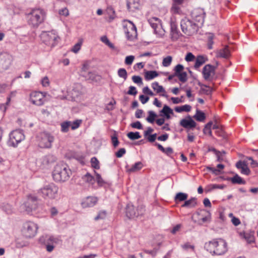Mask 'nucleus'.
Here are the masks:
<instances>
[{
	"instance_id": "obj_58",
	"label": "nucleus",
	"mask_w": 258,
	"mask_h": 258,
	"mask_svg": "<svg viewBox=\"0 0 258 258\" xmlns=\"http://www.w3.org/2000/svg\"><path fill=\"white\" fill-rule=\"evenodd\" d=\"M185 59L186 61H192L195 59V55L191 52H188L185 57Z\"/></svg>"
},
{
	"instance_id": "obj_52",
	"label": "nucleus",
	"mask_w": 258,
	"mask_h": 258,
	"mask_svg": "<svg viewBox=\"0 0 258 258\" xmlns=\"http://www.w3.org/2000/svg\"><path fill=\"white\" fill-rule=\"evenodd\" d=\"M191 107L189 105H184L178 106V112H189L191 110Z\"/></svg>"
},
{
	"instance_id": "obj_13",
	"label": "nucleus",
	"mask_w": 258,
	"mask_h": 258,
	"mask_svg": "<svg viewBox=\"0 0 258 258\" xmlns=\"http://www.w3.org/2000/svg\"><path fill=\"white\" fill-rule=\"evenodd\" d=\"M145 207L143 206H140L138 207L137 211H135L134 206L128 204L126 208V215L130 219L138 217L139 216L144 214Z\"/></svg>"
},
{
	"instance_id": "obj_63",
	"label": "nucleus",
	"mask_w": 258,
	"mask_h": 258,
	"mask_svg": "<svg viewBox=\"0 0 258 258\" xmlns=\"http://www.w3.org/2000/svg\"><path fill=\"white\" fill-rule=\"evenodd\" d=\"M188 197L186 194L182 192H178V202L180 201H185Z\"/></svg>"
},
{
	"instance_id": "obj_33",
	"label": "nucleus",
	"mask_w": 258,
	"mask_h": 258,
	"mask_svg": "<svg viewBox=\"0 0 258 258\" xmlns=\"http://www.w3.org/2000/svg\"><path fill=\"white\" fill-rule=\"evenodd\" d=\"M226 187L224 184H211L208 185L205 188L206 192H210L215 189H223Z\"/></svg>"
},
{
	"instance_id": "obj_57",
	"label": "nucleus",
	"mask_w": 258,
	"mask_h": 258,
	"mask_svg": "<svg viewBox=\"0 0 258 258\" xmlns=\"http://www.w3.org/2000/svg\"><path fill=\"white\" fill-rule=\"evenodd\" d=\"M41 84L43 87H46L49 86L50 82L47 77H43L41 81Z\"/></svg>"
},
{
	"instance_id": "obj_43",
	"label": "nucleus",
	"mask_w": 258,
	"mask_h": 258,
	"mask_svg": "<svg viewBox=\"0 0 258 258\" xmlns=\"http://www.w3.org/2000/svg\"><path fill=\"white\" fill-rule=\"evenodd\" d=\"M61 131L63 133H67L69 131L70 125V121H67L61 123Z\"/></svg>"
},
{
	"instance_id": "obj_50",
	"label": "nucleus",
	"mask_w": 258,
	"mask_h": 258,
	"mask_svg": "<svg viewBox=\"0 0 258 258\" xmlns=\"http://www.w3.org/2000/svg\"><path fill=\"white\" fill-rule=\"evenodd\" d=\"M127 136L131 140H134L141 138V136L139 132H130L127 134Z\"/></svg>"
},
{
	"instance_id": "obj_27",
	"label": "nucleus",
	"mask_w": 258,
	"mask_h": 258,
	"mask_svg": "<svg viewBox=\"0 0 258 258\" xmlns=\"http://www.w3.org/2000/svg\"><path fill=\"white\" fill-rule=\"evenodd\" d=\"M208 60L206 56L199 55L196 59V62L194 67L196 69H198L201 66L205 63Z\"/></svg>"
},
{
	"instance_id": "obj_25",
	"label": "nucleus",
	"mask_w": 258,
	"mask_h": 258,
	"mask_svg": "<svg viewBox=\"0 0 258 258\" xmlns=\"http://www.w3.org/2000/svg\"><path fill=\"white\" fill-rule=\"evenodd\" d=\"M187 74L183 71V67L178 64V81L183 83L187 80Z\"/></svg>"
},
{
	"instance_id": "obj_37",
	"label": "nucleus",
	"mask_w": 258,
	"mask_h": 258,
	"mask_svg": "<svg viewBox=\"0 0 258 258\" xmlns=\"http://www.w3.org/2000/svg\"><path fill=\"white\" fill-rule=\"evenodd\" d=\"M0 168L4 170H8L10 168V162L0 157Z\"/></svg>"
},
{
	"instance_id": "obj_2",
	"label": "nucleus",
	"mask_w": 258,
	"mask_h": 258,
	"mask_svg": "<svg viewBox=\"0 0 258 258\" xmlns=\"http://www.w3.org/2000/svg\"><path fill=\"white\" fill-rule=\"evenodd\" d=\"M205 248L213 255H220L227 251V244L222 239H214L206 243Z\"/></svg>"
},
{
	"instance_id": "obj_47",
	"label": "nucleus",
	"mask_w": 258,
	"mask_h": 258,
	"mask_svg": "<svg viewBox=\"0 0 258 258\" xmlns=\"http://www.w3.org/2000/svg\"><path fill=\"white\" fill-rule=\"evenodd\" d=\"M82 122L81 119H77L74 121H70V125L72 130H74L78 128Z\"/></svg>"
},
{
	"instance_id": "obj_15",
	"label": "nucleus",
	"mask_w": 258,
	"mask_h": 258,
	"mask_svg": "<svg viewBox=\"0 0 258 258\" xmlns=\"http://www.w3.org/2000/svg\"><path fill=\"white\" fill-rule=\"evenodd\" d=\"M13 60L12 56L7 52L0 53V70H6L9 68Z\"/></svg>"
},
{
	"instance_id": "obj_28",
	"label": "nucleus",
	"mask_w": 258,
	"mask_h": 258,
	"mask_svg": "<svg viewBox=\"0 0 258 258\" xmlns=\"http://www.w3.org/2000/svg\"><path fill=\"white\" fill-rule=\"evenodd\" d=\"M140 6L139 0H129L127 4L128 9L133 11L139 9Z\"/></svg>"
},
{
	"instance_id": "obj_7",
	"label": "nucleus",
	"mask_w": 258,
	"mask_h": 258,
	"mask_svg": "<svg viewBox=\"0 0 258 258\" xmlns=\"http://www.w3.org/2000/svg\"><path fill=\"white\" fill-rule=\"evenodd\" d=\"M172 16L170 20L171 37L172 40H177V25L176 15L177 14V0H173V5L171 9Z\"/></svg>"
},
{
	"instance_id": "obj_56",
	"label": "nucleus",
	"mask_w": 258,
	"mask_h": 258,
	"mask_svg": "<svg viewBox=\"0 0 258 258\" xmlns=\"http://www.w3.org/2000/svg\"><path fill=\"white\" fill-rule=\"evenodd\" d=\"M171 61L172 57L170 56H167L166 57L164 58L163 60V66L164 67L169 66L170 64Z\"/></svg>"
},
{
	"instance_id": "obj_22",
	"label": "nucleus",
	"mask_w": 258,
	"mask_h": 258,
	"mask_svg": "<svg viewBox=\"0 0 258 258\" xmlns=\"http://www.w3.org/2000/svg\"><path fill=\"white\" fill-rule=\"evenodd\" d=\"M180 124L183 127L187 128L188 131H189V130L192 129L196 127V123L194 120L189 118L181 120Z\"/></svg>"
},
{
	"instance_id": "obj_11",
	"label": "nucleus",
	"mask_w": 258,
	"mask_h": 258,
	"mask_svg": "<svg viewBox=\"0 0 258 258\" xmlns=\"http://www.w3.org/2000/svg\"><path fill=\"white\" fill-rule=\"evenodd\" d=\"M24 139L25 135L23 131L20 130H16L10 134L8 144L9 146L16 147Z\"/></svg>"
},
{
	"instance_id": "obj_54",
	"label": "nucleus",
	"mask_w": 258,
	"mask_h": 258,
	"mask_svg": "<svg viewBox=\"0 0 258 258\" xmlns=\"http://www.w3.org/2000/svg\"><path fill=\"white\" fill-rule=\"evenodd\" d=\"M214 36L213 34H209L208 38V48L209 49H212L213 44L214 43L213 39H214Z\"/></svg>"
},
{
	"instance_id": "obj_48",
	"label": "nucleus",
	"mask_w": 258,
	"mask_h": 258,
	"mask_svg": "<svg viewBox=\"0 0 258 258\" xmlns=\"http://www.w3.org/2000/svg\"><path fill=\"white\" fill-rule=\"evenodd\" d=\"M118 76L121 78H123L124 80L127 79V74L125 69L123 68H120L118 69L117 71Z\"/></svg>"
},
{
	"instance_id": "obj_30",
	"label": "nucleus",
	"mask_w": 258,
	"mask_h": 258,
	"mask_svg": "<svg viewBox=\"0 0 258 258\" xmlns=\"http://www.w3.org/2000/svg\"><path fill=\"white\" fill-rule=\"evenodd\" d=\"M155 146H156L158 149L160 150L163 153H165L168 156H171L172 155L173 151L171 148L168 147L166 148H164L161 145L156 143Z\"/></svg>"
},
{
	"instance_id": "obj_4",
	"label": "nucleus",
	"mask_w": 258,
	"mask_h": 258,
	"mask_svg": "<svg viewBox=\"0 0 258 258\" xmlns=\"http://www.w3.org/2000/svg\"><path fill=\"white\" fill-rule=\"evenodd\" d=\"M26 15L29 25L37 28L44 22L46 14L42 9H33L30 12L27 13Z\"/></svg>"
},
{
	"instance_id": "obj_41",
	"label": "nucleus",
	"mask_w": 258,
	"mask_h": 258,
	"mask_svg": "<svg viewBox=\"0 0 258 258\" xmlns=\"http://www.w3.org/2000/svg\"><path fill=\"white\" fill-rule=\"evenodd\" d=\"M107 216V212L105 210L100 211L97 215L94 218L95 221H98L105 219Z\"/></svg>"
},
{
	"instance_id": "obj_32",
	"label": "nucleus",
	"mask_w": 258,
	"mask_h": 258,
	"mask_svg": "<svg viewBox=\"0 0 258 258\" xmlns=\"http://www.w3.org/2000/svg\"><path fill=\"white\" fill-rule=\"evenodd\" d=\"M197 205V199L192 198L189 200L185 201L184 203L181 205V207L194 208Z\"/></svg>"
},
{
	"instance_id": "obj_40",
	"label": "nucleus",
	"mask_w": 258,
	"mask_h": 258,
	"mask_svg": "<svg viewBox=\"0 0 258 258\" xmlns=\"http://www.w3.org/2000/svg\"><path fill=\"white\" fill-rule=\"evenodd\" d=\"M82 179L84 181L90 184H93L95 181L94 178L89 173H87L83 176Z\"/></svg>"
},
{
	"instance_id": "obj_10",
	"label": "nucleus",
	"mask_w": 258,
	"mask_h": 258,
	"mask_svg": "<svg viewBox=\"0 0 258 258\" xmlns=\"http://www.w3.org/2000/svg\"><path fill=\"white\" fill-rule=\"evenodd\" d=\"M47 93L45 92L34 91L29 94V101L33 105L42 106L46 102Z\"/></svg>"
},
{
	"instance_id": "obj_8",
	"label": "nucleus",
	"mask_w": 258,
	"mask_h": 258,
	"mask_svg": "<svg viewBox=\"0 0 258 258\" xmlns=\"http://www.w3.org/2000/svg\"><path fill=\"white\" fill-rule=\"evenodd\" d=\"M60 241L58 236L50 235H42L39 239V242L45 245L46 250L48 252H51Z\"/></svg>"
},
{
	"instance_id": "obj_18",
	"label": "nucleus",
	"mask_w": 258,
	"mask_h": 258,
	"mask_svg": "<svg viewBox=\"0 0 258 258\" xmlns=\"http://www.w3.org/2000/svg\"><path fill=\"white\" fill-rule=\"evenodd\" d=\"M98 201L96 197H88L83 200L81 204L83 208L92 207L96 205Z\"/></svg>"
},
{
	"instance_id": "obj_59",
	"label": "nucleus",
	"mask_w": 258,
	"mask_h": 258,
	"mask_svg": "<svg viewBox=\"0 0 258 258\" xmlns=\"http://www.w3.org/2000/svg\"><path fill=\"white\" fill-rule=\"evenodd\" d=\"M135 57L133 55L127 56L125 59V63L126 65H131L134 60Z\"/></svg>"
},
{
	"instance_id": "obj_34",
	"label": "nucleus",
	"mask_w": 258,
	"mask_h": 258,
	"mask_svg": "<svg viewBox=\"0 0 258 258\" xmlns=\"http://www.w3.org/2000/svg\"><path fill=\"white\" fill-rule=\"evenodd\" d=\"M194 117L196 120L202 122L206 119V115L205 113L202 111L198 110H197L196 113L194 115Z\"/></svg>"
},
{
	"instance_id": "obj_35",
	"label": "nucleus",
	"mask_w": 258,
	"mask_h": 258,
	"mask_svg": "<svg viewBox=\"0 0 258 258\" xmlns=\"http://www.w3.org/2000/svg\"><path fill=\"white\" fill-rule=\"evenodd\" d=\"M161 113L167 118H169L170 117V114L173 113V111L168 106L164 105L163 109L161 111Z\"/></svg>"
},
{
	"instance_id": "obj_12",
	"label": "nucleus",
	"mask_w": 258,
	"mask_h": 258,
	"mask_svg": "<svg viewBox=\"0 0 258 258\" xmlns=\"http://www.w3.org/2000/svg\"><path fill=\"white\" fill-rule=\"evenodd\" d=\"M38 229V226L31 221H27L23 224L22 232L24 236L32 238L35 236Z\"/></svg>"
},
{
	"instance_id": "obj_64",
	"label": "nucleus",
	"mask_w": 258,
	"mask_h": 258,
	"mask_svg": "<svg viewBox=\"0 0 258 258\" xmlns=\"http://www.w3.org/2000/svg\"><path fill=\"white\" fill-rule=\"evenodd\" d=\"M137 93L138 92L135 87L130 86L129 87L128 91H127V94L128 95H136Z\"/></svg>"
},
{
	"instance_id": "obj_23",
	"label": "nucleus",
	"mask_w": 258,
	"mask_h": 258,
	"mask_svg": "<svg viewBox=\"0 0 258 258\" xmlns=\"http://www.w3.org/2000/svg\"><path fill=\"white\" fill-rule=\"evenodd\" d=\"M181 252L183 254L195 252V246L190 242H186L181 245Z\"/></svg>"
},
{
	"instance_id": "obj_26",
	"label": "nucleus",
	"mask_w": 258,
	"mask_h": 258,
	"mask_svg": "<svg viewBox=\"0 0 258 258\" xmlns=\"http://www.w3.org/2000/svg\"><path fill=\"white\" fill-rule=\"evenodd\" d=\"M236 167L238 169L240 170L241 173L243 174L247 175L250 173V170L247 167V165L244 162L241 161H238L236 163Z\"/></svg>"
},
{
	"instance_id": "obj_3",
	"label": "nucleus",
	"mask_w": 258,
	"mask_h": 258,
	"mask_svg": "<svg viewBox=\"0 0 258 258\" xmlns=\"http://www.w3.org/2000/svg\"><path fill=\"white\" fill-rule=\"evenodd\" d=\"M72 174V171L66 164H57L54 167L52 173L53 179L56 182H64L69 180Z\"/></svg>"
},
{
	"instance_id": "obj_45",
	"label": "nucleus",
	"mask_w": 258,
	"mask_h": 258,
	"mask_svg": "<svg viewBox=\"0 0 258 258\" xmlns=\"http://www.w3.org/2000/svg\"><path fill=\"white\" fill-rule=\"evenodd\" d=\"M224 166L223 164H219L217 166V168L214 167H209L208 168L213 173L217 175L220 172L221 170H222L224 168Z\"/></svg>"
},
{
	"instance_id": "obj_14",
	"label": "nucleus",
	"mask_w": 258,
	"mask_h": 258,
	"mask_svg": "<svg viewBox=\"0 0 258 258\" xmlns=\"http://www.w3.org/2000/svg\"><path fill=\"white\" fill-rule=\"evenodd\" d=\"M126 22L123 26L124 32L128 40H133L137 35L136 27L130 21H126Z\"/></svg>"
},
{
	"instance_id": "obj_36",
	"label": "nucleus",
	"mask_w": 258,
	"mask_h": 258,
	"mask_svg": "<svg viewBox=\"0 0 258 258\" xmlns=\"http://www.w3.org/2000/svg\"><path fill=\"white\" fill-rule=\"evenodd\" d=\"M90 163L91 167L95 169H99L100 167V162L97 158L93 157L91 159Z\"/></svg>"
},
{
	"instance_id": "obj_24",
	"label": "nucleus",
	"mask_w": 258,
	"mask_h": 258,
	"mask_svg": "<svg viewBox=\"0 0 258 258\" xmlns=\"http://www.w3.org/2000/svg\"><path fill=\"white\" fill-rule=\"evenodd\" d=\"M26 210L28 212L35 210L36 208V201L35 199L29 198L28 201L25 204Z\"/></svg>"
},
{
	"instance_id": "obj_9",
	"label": "nucleus",
	"mask_w": 258,
	"mask_h": 258,
	"mask_svg": "<svg viewBox=\"0 0 258 258\" xmlns=\"http://www.w3.org/2000/svg\"><path fill=\"white\" fill-rule=\"evenodd\" d=\"M41 39L46 45L54 47L57 44L59 37L55 31L52 30L43 32L41 35Z\"/></svg>"
},
{
	"instance_id": "obj_19",
	"label": "nucleus",
	"mask_w": 258,
	"mask_h": 258,
	"mask_svg": "<svg viewBox=\"0 0 258 258\" xmlns=\"http://www.w3.org/2000/svg\"><path fill=\"white\" fill-rule=\"evenodd\" d=\"M231 55V51L229 46H225L221 49L217 50V56L224 58H229Z\"/></svg>"
},
{
	"instance_id": "obj_17",
	"label": "nucleus",
	"mask_w": 258,
	"mask_h": 258,
	"mask_svg": "<svg viewBox=\"0 0 258 258\" xmlns=\"http://www.w3.org/2000/svg\"><path fill=\"white\" fill-rule=\"evenodd\" d=\"M215 67L210 65L206 64L203 68L202 74L205 80L212 81L215 75Z\"/></svg>"
},
{
	"instance_id": "obj_49",
	"label": "nucleus",
	"mask_w": 258,
	"mask_h": 258,
	"mask_svg": "<svg viewBox=\"0 0 258 258\" xmlns=\"http://www.w3.org/2000/svg\"><path fill=\"white\" fill-rule=\"evenodd\" d=\"M157 115L153 111H149L148 112V116L147 118V120L150 123H153L155 121Z\"/></svg>"
},
{
	"instance_id": "obj_62",
	"label": "nucleus",
	"mask_w": 258,
	"mask_h": 258,
	"mask_svg": "<svg viewBox=\"0 0 258 258\" xmlns=\"http://www.w3.org/2000/svg\"><path fill=\"white\" fill-rule=\"evenodd\" d=\"M133 81L137 84H142V79L138 76H134L132 77Z\"/></svg>"
},
{
	"instance_id": "obj_1",
	"label": "nucleus",
	"mask_w": 258,
	"mask_h": 258,
	"mask_svg": "<svg viewBox=\"0 0 258 258\" xmlns=\"http://www.w3.org/2000/svg\"><path fill=\"white\" fill-rule=\"evenodd\" d=\"M199 15H195L193 13L192 17L195 22L185 18L181 21V29L183 33L187 35H192L196 33L200 26L202 25L204 21V14L200 11Z\"/></svg>"
},
{
	"instance_id": "obj_44",
	"label": "nucleus",
	"mask_w": 258,
	"mask_h": 258,
	"mask_svg": "<svg viewBox=\"0 0 258 258\" xmlns=\"http://www.w3.org/2000/svg\"><path fill=\"white\" fill-rule=\"evenodd\" d=\"M231 181L233 183H238L240 184L245 183L244 180L238 175H236L233 177H232L231 179Z\"/></svg>"
},
{
	"instance_id": "obj_21",
	"label": "nucleus",
	"mask_w": 258,
	"mask_h": 258,
	"mask_svg": "<svg viewBox=\"0 0 258 258\" xmlns=\"http://www.w3.org/2000/svg\"><path fill=\"white\" fill-rule=\"evenodd\" d=\"M144 167L143 163L141 162H137L133 164L131 167L128 165L125 166V169L128 173H134L140 170Z\"/></svg>"
},
{
	"instance_id": "obj_31",
	"label": "nucleus",
	"mask_w": 258,
	"mask_h": 258,
	"mask_svg": "<svg viewBox=\"0 0 258 258\" xmlns=\"http://www.w3.org/2000/svg\"><path fill=\"white\" fill-rule=\"evenodd\" d=\"M29 242L21 238H17L15 241V245L16 248H21L27 246Z\"/></svg>"
},
{
	"instance_id": "obj_55",
	"label": "nucleus",
	"mask_w": 258,
	"mask_h": 258,
	"mask_svg": "<svg viewBox=\"0 0 258 258\" xmlns=\"http://www.w3.org/2000/svg\"><path fill=\"white\" fill-rule=\"evenodd\" d=\"M244 238L248 243H252L254 242V237L253 235L246 233L244 234Z\"/></svg>"
},
{
	"instance_id": "obj_6",
	"label": "nucleus",
	"mask_w": 258,
	"mask_h": 258,
	"mask_svg": "<svg viewBox=\"0 0 258 258\" xmlns=\"http://www.w3.org/2000/svg\"><path fill=\"white\" fill-rule=\"evenodd\" d=\"M54 140V136L48 132L40 133L37 136L38 146L42 148H51Z\"/></svg>"
},
{
	"instance_id": "obj_53",
	"label": "nucleus",
	"mask_w": 258,
	"mask_h": 258,
	"mask_svg": "<svg viewBox=\"0 0 258 258\" xmlns=\"http://www.w3.org/2000/svg\"><path fill=\"white\" fill-rule=\"evenodd\" d=\"M79 93L77 92L76 90L73 89L72 90V95L71 96H69V95L68 96L65 97V98L68 100H71L72 101H76V98L79 96Z\"/></svg>"
},
{
	"instance_id": "obj_16",
	"label": "nucleus",
	"mask_w": 258,
	"mask_h": 258,
	"mask_svg": "<svg viewBox=\"0 0 258 258\" xmlns=\"http://www.w3.org/2000/svg\"><path fill=\"white\" fill-rule=\"evenodd\" d=\"M148 22L154 29L155 34L159 36L164 35L165 30L162 28L160 19L156 17H153L148 20Z\"/></svg>"
},
{
	"instance_id": "obj_61",
	"label": "nucleus",
	"mask_w": 258,
	"mask_h": 258,
	"mask_svg": "<svg viewBox=\"0 0 258 258\" xmlns=\"http://www.w3.org/2000/svg\"><path fill=\"white\" fill-rule=\"evenodd\" d=\"M111 142L114 147H116L118 145L119 141L115 134L111 136Z\"/></svg>"
},
{
	"instance_id": "obj_51",
	"label": "nucleus",
	"mask_w": 258,
	"mask_h": 258,
	"mask_svg": "<svg viewBox=\"0 0 258 258\" xmlns=\"http://www.w3.org/2000/svg\"><path fill=\"white\" fill-rule=\"evenodd\" d=\"M101 41L111 48H114V45L110 42L106 36H103L100 38Z\"/></svg>"
},
{
	"instance_id": "obj_5",
	"label": "nucleus",
	"mask_w": 258,
	"mask_h": 258,
	"mask_svg": "<svg viewBox=\"0 0 258 258\" xmlns=\"http://www.w3.org/2000/svg\"><path fill=\"white\" fill-rule=\"evenodd\" d=\"M58 191V186L53 183H50L41 188L38 193L45 200H53L57 197Z\"/></svg>"
},
{
	"instance_id": "obj_39",
	"label": "nucleus",
	"mask_w": 258,
	"mask_h": 258,
	"mask_svg": "<svg viewBox=\"0 0 258 258\" xmlns=\"http://www.w3.org/2000/svg\"><path fill=\"white\" fill-rule=\"evenodd\" d=\"M94 173L96 176V180L97 182L98 185L99 186H103L106 184V182L102 179L100 174L94 171Z\"/></svg>"
},
{
	"instance_id": "obj_60",
	"label": "nucleus",
	"mask_w": 258,
	"mask_h": 258,
	"mask_svg": "<svg viewBox=\"0 0 258 258\" xmlns=\"http://www.w3.org/2000/svg\"><path fill=\"white\" fill-rule=\"evenodd\" d=\"M106 13L109 15V18L113 19L114 16V11L112 7H108L106 9Z\"/></svg>"
},
{
	"instance_id": "obj_42",
	"label": "nucleus",
	"mask_w": 258,
	"mask_h": 258,
	"mask_svg": "<svg viewBox=\"0 0 258 258\" xmlns=\"http://www.w3.org/2000/svg\"><path fill=\"white\" fill-rule=\"evenodd\" d=\"M158 73L156 71H148L146 73L145 79L150 80L158 76Z\"/></svg>"
},
{
	"instance_id": "obj_29",
	"label": "nucleus",
	"mask_w": 258,
	"mask_h": 258,
	"mask_svg": "<svg viewBox=\"0 0 258 258\" xmlns=\"http://www.w3.org/2000/svg\"><path fill=\"white\" fill-rule=\"evenodd\" d=\"M89 66L88 62H86L83 63L80 74L86 79L90 78L89 75L90 73L89 72Z\"/></svg>"
},
{
	"instance_id": "obj_38",
	"label": "nucleus",
	"mask_w": 258,
	"mask_h": 258,
	"mask_svg": "<svg viewBox=\"0 0 258 258\" xmlns=\"http://www.w3.org/2000/svg\"><path fill=\"white\" fill-rule=\"evenodd\" d=\"M152 88L157 93L164 92L165 90L162 86H160L157 82H154L152 84Z\"/></svg>"
},
{
	"instance_id": "obj_46",
	"label": "nucleus",
	"mask_w": 258,
	"mask_h": 258,
	"mask_svg": "<svg viewBox=\"0 0 258 258\" xmlns=\"http://www.w3.org/2000/svg\"><path fill=\"white\" fill-rule=\"evenodd\" d=\"M82 40L81 39L71 49V51L75 53H78L81 49L82 45Z\"/></svg>"
},
{
	"instance_id": "obj_20",
	"label": "nucleus",
	"mask_w": 258,
	"mask_h": 258,
	"mask_svg": "<svg viewBox=\"0 0 258 258\" xmlns=\"http://www.w3.org/2000/svg\"><path fill=\"white\" fill-rule=\"evenodd\" d=\"M55 160V158L52 155L45 156L41 159V166L42 168H48L49 165L53 163Z\"/></svg>"
}]
</instances>
